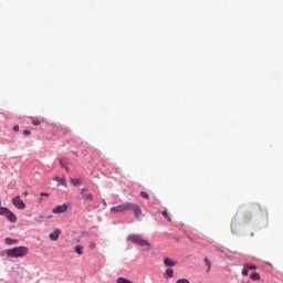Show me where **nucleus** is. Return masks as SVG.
I'll list each match as a JSON object with an SVG mask.
<instances>
[{
  "mask_svg": "<svg viewBox=\"0 0 283 283\" xmlns=\"http://www.w3.org/2000/svg\"><path fill=\"white\" fill-rule=\"evenodd\" d=\"M242 283H247V282H242Z\"/></svg>",
  "mask_w": 283,
  "mask_h": 283,
  "instance_id": "nucleus-35",
  "label": "nucleus"
},
{
  "mask_svg": "<svg viewBox=\"0 0 283 283\" xmlns=\"http://www.w3.org/2000/svg\"><path fill=\"white\" fill-rule=\"evenodd\" d=\"M205 264L208 266L207 273H209V271H211V260H209V258H205L203 259Z\"/></svg>",
  "mask_w": 283,
  "mask_h": 283,
  "instance_id": "nucleus-17",
  "label": "nucleus"
},
{
  "mask_svg": "<svg viewBox=\"0 0 283 283\" xmlns=\"http://www.w3.org/2000/svg\"><path fill=\"white\" fill-rule=\"evenodd\" d=\"M13 132H19V125L13 126Z\"/></svg>",
  "mask_w": 283,
  "mask_h": 283,
  "instance_id": "nucleus-29",
  "label": "nucleus"
},
{
  "mask_svg": "<svg viewBox=\"0 0 283 283\" xmlns=\"http://www.w3.org/2000/svg\"><path fill=\"white\" fill-rule=\"evenodd\" d=\"M30 134H32V132H30V130H28V129L23 130V135H24V136H30Z\"/></svg>",
  "mask_w": 283,
  "mask_h": 283,
  "instance_id": "nucleus-26",
  "label": "nucleus"
},
{
  "mask_svg": "<svg viewBox=\"0 0 283 283\" xmlns=\"http://www.w3.org/2000/svg\"><path fill=\"white\" fill-rule=\"evenodd\" d=\"M231 230H232L233 233H235V227H234L233 223L231 224Z\"/></svg>",
  "mask_w": 283,
  "mask_h": 283,
  "instance_id": "nucleus-32",
  "label": "nucleus"
},
{
  "mask_svg": "<svg viewBox=\"0 0 283 283\" xmlns=\"http://www.w3.org/2000/svg\"><path fill=\"white\" fill-rule=\"evenodd\" d=\"M32 125L39 126V125H41V120H39V119H33V120H32Z\"/></svg>",
  "mask_w": 283,
  "mask_h": 283,
  "instance_id": "nucleus-25",
  "label": "nucleus"
},
{
  "mask_svg": "<svg viewBox=\"0 0 283 283\" xmlns=\"http://www.w3.org/2000/svg\"><path fill=\"white\" fill-rule=\"evenodd\" d=\"M256 266L255 265H249L250 271H255Z\"/></svg>",
  "mask_w": 283,
  "mask_h": 283,
  "instance_id": "nucleus-27",
  "label": "nucleus"
},
{
  "mask_svg": "<svg viewBox=\"0 0 283 283\" xmlns=\"http://www.w3.org/2000/svg\"><path fill=\"white\" fill-rule=\"evenodd\" d=\"M167 277H174V269L169 268L166 270Z\"/></svg>",
  "mask_w": 283,
  "mask_h": 283,
  "instance_id": "nucleus-20",
  "label": "nucleus"
},
{
  "mask_svg": "<svg viewBox=\"0 0 283 283\" xmlns=\"http://www.w3.org/2000/svg\"><path fill=\"white\" fill-rule=\"evenodd\" d=\"M40 218H41V219H43V218H45V217H43V216H40Z\"/></svg>",
  "mask_w": 283,
  "mask_h": 283,
  "instance_id": "nucleus-34",
  "label": "nucleus"
},
{
  "mask_svg": "<svg viewBox=\"0 0 283 283\" xmlns=\"http://www.w3.org/2000/svg\"><path fill=\"white\" fill-rule=\"evenodd\" d=\"M88 189L90 188L87 186H85V187L80 189V193H85V191H88Z\"/></svg>",
  "mask_w": 283,
  "mask_h": 283,
  "instance_id": "nucleus-24",
  "label": "nucleus"
},
{
  "mask_svg": "<svg viewBox=\"0 0 283 283\" xmlns=\"http://www.w3.org/2000/svg\"><path fill=\"white\" fill-rule=\"evenodd\" d=\"M2 207H1V199H0V209H1Z\"/></svg>",
  "mask_w": 283,
  "mask_h": 283,
  "instance_id": "nucleus-33",
  "label": "nucleus"
},
{
  "mask_svg": "<svg viewBox=\"0 0 283 283\" xmlns=\"http://www.w3.org/2000/svg\"><path fill=\"white\" fill-rule=\"evenodd\" d=\"M164 264H165V266H176L177 262L169 259V258H165L164 259Z\"/></svg>",
  "mask_w": 283,
  "mask_h": 283,
  "instance_id": "nucleus-12",
  "label": "nucleus"
},
{
  "mask_svg": "<svg viewBox=\"0 0 283 283\" xmlns=\"http://www.w3.org/2000/svg\"><path fill=\"white\" fill-rule=\"evenodd\" d=\"M59 163H60V167H63V169H66V171L70 170V167H67V158H60L59 159Z\"/></svg>",
  "mask_w": 283,
  "mask_h": 283,
  "instance_id": "nucleus-11",
  "label": "nucleus"
},
{
  "mask_svg": "<svg viewBox=\"0 0 283 283\" xmlns=\"http://www.w3.org/2000/svg\"><path fill=\"white\" fill-rule=\"evenodd\" d=\"M250 279H252L254 282L260 281L261 280L260 273L258 272L250 273Z\"/></svg>",
  "mask_w": 283,
  "mask_h": 283,
  "instance_id": "nucleus-13",
  "label": "nucleus"
},
{
  "mask_svg": "<svg viewBox=\"0 0 283 283\" xmlns=\"http://www.w3.org/2000/svg\"><path fill=\"white\" fill-rule=\"evenodd\" d=\"M67 211V203H63L61 206L55 207L52 210V213L59 214V213H65Z\"/></svg>",
  "mask_w": 283,
  "mask_h": 283,
  "instance_id": "nucleus-6",
  "label": "nucleus"
},
{
  "mask_svg": "<svg viewBox=\"0 0 283 283\" xmlns=\"http://www.w3.org/2000/svg\"><path fill=\"white\" fill-rule=\"evenodd\" d=\"M125 211H133L136 218L143 216V210L140 209V207L133 202H125L111 208V213H125Z\"/></svg>",
  "mask_w": 283,
  "mask_h": 283,
  "instance_id": "nucleus-1",
  "label": "nucleus"
},
{
  "mask_svg": "<svg viewBox=\"0 0 283 283\" xmlns=\"http://www.w3.org/2000/svg\"><path fill=\"white\" fill-rule=\"evenodd\" d=\"M71 185H73V187H80L81 179H78V178H71Z\"/></svg>",
  "mask_w": 283,
  "mask_h": 283,
  "instance_id": "nucleus-15",
  "label": "nucleus"
},
{
  "mask_svg": "<svg viewBox=\"0 0 283 283\" xmlns=\"http://www.w3.org/2000/svg\"><path fill=\"white\" fill-rule=\"evenodd\" d=\"M90 247L91 249H96V243L92 242Z\"/></svg>",
  "mask_w": 283,
  "mask_h": 283,
  "instance_id": "nucleus-31",
  "label": "nucleus"
},
{
  "mask_svg": "<svg viewBox=\"0 0 283 283\" xmlns=\"http://www.w3.org/2000/svg\"><path fill=\"white\" fill-rule=\"evenodd\" d=\"M161 216H164V218H166V220H168V222H171V217H169V213H167V210H164L161 212Z\"/></svg>",
  "mask_w": 283,
  "mask_h": 283,
  "instance_id": "nucleus-21",
  "label": "nucleus"
},
{
  "mask_svg": "<svg viewBox=\"0 0 283 283\" xmlns=\"http://www.w3.org/2000/svg\"><path fill=\"white\" fill-rule=\"evenodd\" d=\"M116 283H134L132 280L119 276L116 281Z\"/></svg>",
  "mask_w": 283,
  "mask_h": 283,
  "instance_id": "nucleus-14",
  "label": "nucleus"
},
{
  "mask_svg": "<svg viewBox=\"0 0 283 283\" xmlns=\"http://www.w3.org/2000/svg\"><path fill=\"white\" fill-rule=\"evenodd\" d=\"M175 283H191L187 279H179Z\"/></svg>",
  "mask_w": 283,
  "mask_h": 283,
  "instance_id": "nucleus-23",
  "label": "nucleus"
},
{
  "mask_svg": "<svg viewBox=\"0 0 283 283\" xmlns=\"http://www.w3.org/2000/svg\"><path fill=\"white\" fill-rule=\"evenodd\" d=\"M102 205H103L104 207H107V201H105V199H102Z\"/></svg>",
  "mask_w": 283,
  "mask_h": 283,
  "instance_id": "nucleus-30",
  "label": "nucleus"
},
{
  "mask_svg": "<svg viewBox=\"0 0 283 283\" xmlns=\"http://www.w3.org/2000/svg\"><path fill=\"white\" fill-rule=\"evenodd\" d=\"M127 241L132 242L133 244H137L138 247L151 248V243H149V241L143 239V237L140 234H129L127 237Z\"/></svg>",
  "mask_w": 283,
  "mask_h": 283,
  "instance_id": "nucleus-2",
  "label": "nucleus"
},
{
  "mask_svg": "<svg viewBox=\"0 0 283 283\" xmlns=\"http://www.w3.org/2000/svg\"><path fill=\"white\" fill-rule=\"evenodd\" d=\"M61 235V230L55 229L52 233H50L49 238L52 240V242H56L59 240V237Z\"/></svg>",
  "mask_w": 283,
  "mask_h": 283,
  "instance_id": "nucleus-8",
  "label": "nucleus"
},
{
  "mask_svg": "<svg viewBox=\"0 0 283 283\" xmlns=\"http://www.w3.org/2000/svg\"><path fill=\"white\" fill-rule=\"evenodd\" d=\"M40 196L48 198V196H50V193H48V192H41Z\"/></svg>",
  "mask_w": 283,
  "mask_h": 283,
  "instance_id": "nucleus-28",
  "label": "nucleus"
},
{
  "mask_svg": "<svg viewBox=\"0 0 283 283\" xmlns=\"http://www.w3.org/2000/svg\"><path fill=\"white\" fill-rule=\"evenodd\" d=\"M9 253L10 258H25V255L30 253V250L28 249V247L21 245L10 249Z\"/></svg>",
  "mask_w": 283,
  "mask_h": 283,
  "instance_id": "nucleus-3",
  "label": "nucleus"
},
{
  "mask_svg": "<svg viewBox=\"0 0 283 283\" xmlns=\"http://www.w3.org/2000/svg\"><path fill=\"white\" fill-rule=\"evenodd\" d=\"M6 255L7 258H10V249H6L0 252V258H6Z\"/></svg>",
  "mask_w": 283,
  "mask_h": 283,
  "instance_id": "nucleus-16",
  "label": "nucleus"
},
{
  "mask_svg": "<svg viewBox=\"0 0 283 283\" xmlns=\"http://www.w3.org/2000/svg\"><path fill=\"white\" fill-rule=\"evenodd\" d=\"M53 180L62 185V187H67V181L65 180V177H54Z\"/></svg>",
  "mask_w": 283,
  "mask_h": 283,
  "instance_id": "nucleus-9",
  "label": "nucleus"
},
{
  "mask_svg": "<svg viewBox=\"0 0 283 283\" xmlns=\"http://www.w3.org/2000/svg\"><path fill=\"white\" fill-rule=\"evenodd\" d=\"M0 216H4V218H7V220L11 223L17 222V214H14V212H12L10 209L8 208H0Z\"/></svg>",
  "mask_w": 283,
  "mask_h": 283,
  "instance_id": "nucleus-4",
  "label": "nucleus"
},
{
  "mask_svg": "<svg viewBox=\"0 0 283 283\" xmlns=\"http://www.w3.org/2000/svg\"><path fill=\"white\" fill-rule=\"evenodd\" d=\"M81 200H88L90 202H92L94 200V195H92V192H81Z\"/></svg>",
  "mask_w": 283,
  "mask_h": 283,
  "instance_id": "nucleus-7",
  "label": "nucleus"
},
{
  "mask_svg": "<svg viewBox=\"0 0 283 283\" xmlns=\"http://www.w3.org/2000/svg\"><path fill=\"white\" fill-rule=\"evenodd\" d=\"M242 275H249V263L244 264V268L242 270Z\"/></svg>",
  "mask_w": 283,
  "mask_h": 283,
  "instance_id": "nucleus-19",
  "label": "nucleus"
},
{
  "mask_svg": "<svg viewBox=\"0 0 283 283\" xmlns=\"http://www.w3.org/2000/svg\"><path fill=\"white\" fill-rule=\"evenodd\" d=\"M12 205L13 207H15V209H20V210L25 209V202L22 201L20 196L12 198Z\"/></svg>",
  "mask_w": 283,
  "mask_h": 283,
  "instance_id": "nucleus-5",
  "label": "nucleus"
},
{
  "mask_svg": "<svg viewBox=\"0 0 283 283\" xmlns=\"http://www.w3.org/2000/svg\"><path fill=\"white\" fill-rule=\"evenodd\" d=\"M4 243L8 245V247H12V244H19V240L17 239H12V238H6L4 239Z\"/></svg>",
  "mask_w": 283,
  "mask_h": 283,
  "instance_id": "nucleus-10",
  "label": "nucleus"
},
{
  "mask_svg": "<svg viewBox=\"0 0 283 283\" xmlns=\"http://www.w3.org/2000/svg\"><path fill=\"white\" fill-rule=\"evenodd\" d=\"M75 253H77L78 255H83V245H76Z\"/></svg>",
  "mask_w": 283,
  "mask_h": 283,
  "instance_id": "nucleus-18",
  "label": "nucleus"
},
{
  "mask_svg": "<svg viewBox=\"0 0 283 283\" xmlns=\"http://www.w3.org/2000/svg\"><path fill=\"white\" fill-rule=\"evenodd\" d=\"M139 196H140L142 198H144L145 200H149V193H147L146 191H142V192L139 193Z\"/></svg>",
  "mask_w": 283,
  "mask_h": 283,
  "instance_id": "nucleus-22",
  "label": "nucleus"
}]
</instances>
